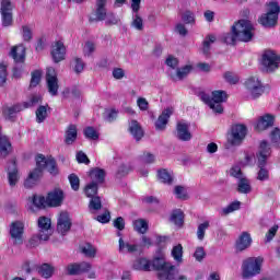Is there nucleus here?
Here are the masks:
<instances>
[{"instance_id": "f8f14e48", "label": "nucleus", "mask_w": 280, "mask_h": 280, "mask_svg": "<svg viewBox=\"0 0 280 280\" xmlns=\"http://www.w3.org/2000/svg\"><path fill=\"white\" fill-rule=\"evenodd\" d=\"M25 233V223L23 221H13L9 226V235L13 244H21Z\"/></svg>"}, {"instance_id": "393cba45", "label": "nucleus", "mask_w": 280, "mask_h": 280, "mask_svg": "<svg viewBox=\"0 0 280 280\" xmlns=\"http://www.w3.org/2000/svg\"><path fill=\"white\" fill-rule=\"evenodd\" d=\"M19 180H21V175L19 174V168H16V162H12L11 167L8 170V183L10 187H16Z\"/></svg>"}, {"instance_id": "ddd939ff", "label": "nucleus", "mask_w": 280, "mask_h": 280, "mask_svg": "<svg viewBox=\"0 0 280 280\" xmlns=\"http://www.w3.org/2000/svg\"><path fill=\"white\" fill-rule=\"evenodd\" d=\"M72 224L73 223L71 221V217L69 215V212L62 211L59 213L57 218V232L60 235H67V233L71 231Z\"/></svg>"}, {"instance_id": "2f4dec72", "label": "nucleus", "mask_w": 280, "mask_h": 280, "mask_svg": "<svg viewBox=\"0 0 280 280\" xmlns=\"http://www.w3.org/2000/svg\"><path fill=\"white\" fill-rule=\"evenodd\" d=\"M133 269L150 272L152 270L151 260L148 258H138L133 262Z\"/></svg>"}, {"instance_id": "a19ab883", "label": "nucleus", "mask_w": 280, "mask_h": 280, "mask_svg": "<svg viewBox=\"0 0 280 280\" xmlns=\"http://www.w3.org/2000/svg\"><path fill=\"white\" fill-rule=\"evenodd\" d=\"M185 220V214L180 210H174L171 214V222L175 224V226H183Z\"/></svg>"}, {"instance_id": "a18cd8bd", "label": "nucleus", "mask_w": 280, "mask_h": 280, "mask_svg": "<svg viewBox=\"0 0 280 280\" xmlns=\"http://www.w3.org/2000/svg\"><path fill=\"white\" fill-rule=\"evenodd\" d=\"M89 209L91 213H95L96 211H100V209H102V199H100L98 196L91 197Z\"/></svg>"}, {"instance_id": "b1692460", "label": "nucleus", "mask_w": 280, "mask_h": 280, "mask_svg": "<svg viewBox=\"0 0 280 280\" xmlns=\"http://www.w3.org/2000/svg\"><path fill=\"white\" fill-rule=\"evenodd\" d=\"M68 275H82L83 272H89L91 270V264L80 262V264H70L67 267Z\"/></svg>"}, {"instance_id": "1a4fd4ad", "label": "nucleus", "mask_w": 280, "mask_h": 280, "mask_svg": "<svg viewBox=\"0 0 280 280\" xmlns=\"http://www.w3.org/2000/svg\"><path fill=\"white\" fill-rule=\"evenodd\" d=\"M248 135V129L244 125H234L228 133V145H242Z\"/></svg>"}, {"instance_id": "f03ea898", "label": "nucleus", "mask_w": 280, "mask_h": 280, "mask_svg": "<svg viewBox=\"0 0 280 280\" xmlns=\"http://www.w3.org/2000/svg\"><path fill=\"white\" fill-rule=\"evenodd\" d=\"M270 154H272V149L270 148V143L266 140L259 142L258 151L256 153V161L258 171L256 173V180L260 183H266L270 180V171L266 168L268 163V159H270Z\"/></svg>"}, {"instance_id": "f257e3e1", "label": "nucleus", "mask_w": 280, "mask_h": 280, "mask_svg": "<svg viewBox=\"0 0 280 280\" xmlns=\"http://www.w3.org/2000/svg\"><path fill=\"white\" fill-rule=\"evenodd\" d=\"M36 167L30 171L27 177L24 180L25 189H34L43 178V171L47 170L49 174L56 176L58 174V166L56 160L51 156L45 158L43 154H38L35 159Z\"/></svg>"}, {"instance_id": "37998d69", "label": "nucleus", "mask_w": 280, "mask_h": 280, "mask_svg": "<svg viewBox=\"0 0 280 280\" xmlns=\"http://www.w3.org/2000/svg\"><path fill=\"white\" fill-rule=\"evenodd\" d=\"M40 80H43V70H34L31 73V89L38 86V84H40Z\"/></svg>"}, {"instance_id": "7ed1b4c3", "label": "nucleus", "mask_w": 280, "mask_h": 280, "mask_svg": "<svg viewBox=\"0 0 280 280\" xmlns=\"http://www.w3.org/2000/svg\"><path fill=\"white\" fill-rule=\"evenodd\" d=\"M151 270H158L159 280H172L176 272V266L165 261V254L161 252L151 260Z\"/></svg>"}, {"instance_id": "bf43d9fd", "label": "nucleus", "mask_w": 280, "mask_h": 280, "mask_svg": "<svg viewBox=\"0 0 280 280\" xmlns=\"http://www.w3.org/2000/svg\"><path fill=\"white\" fill-rule=\"evenodd\" d=\"M182 19L187 25H194V23H196V15L191 11L184 12Z\"/></svg>"}, {"instance_id": "c03bdc74", "label": "nucleus", "mask_w": 280, "mask_h": 280, "mask_svg": "<svg viewBox=\"0 0 280 280\" xmlns=\"http://www.w3.org/2000/svg\"><path fill=\"white\" fill-rule=\"evenodd\" d=\"M215 40V35H208L202 44L201 51L205 56H209V51H211V45H213V42Z\"/></svg>"}, {"instance_id": "bb28decb", "label": "nucleus", "mask_w": 280, "mask_h": 280, "mask_svg": "<svg viewBox=\"0 0 280 280\" xmlns=\"http://www.w3.org/2000/svg\"><path fill=\"white\" fill-rule=\"evenodd\" d=\"M10 56L13 58L14 62H25V46L23 44L13 46Z\"/></svg>"}, {"instance_id": "4468645a", "label": "nucleus", "mask_w": 280, "mask_h": 280, "mask_svg": "<svg viewBox=\"0 0 280 280\" xmlns=\"http://www.w3.org/2000/svg\"><path fill=\"white\" fill-rule=\"evenodd\" d=\"M38 233L42 236V240H49L51 237V219L47 217H39L37 220Z\"/></svg>"}, {"instance_id": "774afa93", "label": "nucleus", "mask_w": 280, "mask_h": 280, "mask_svg": "<svg viewBox=\"0 0 280 280\" xmlns=\"http://www.w3.org/2000/svg\"><path fill=\"white\" fill-rule=\"evenodd\" d=\"M95 51V44L93 42H86L83 47L84 56H91Z\"/></svg>"}, {"instance_id": "8fccbe9b", "label": "nucleus", "mask_w": 280, "mask_h": 280, "mask_svg": "<svg viewBox=\"0 0 280 280\" xmlns=\"http://www.w3.org/2000/svg\"><path fill=\"white\" fill-rule=\"evenodd\" d=\"M84 194L88 198H94L97 196V184L93 182L88 184L84 188Z\"/></svg>"}, {"instance_id": "69168bd1", "label": "nucleus", "mask_w": 280, "mask_h": 280, "mask_svg": "<svg viewBox=\"0 0 280 280\" xmlns=\"http://www.w3.org/2000/svg\"><path fill=\"white\" fill-rule=\"evenodd\" d=\"M223 40L226 43V45H235V42L240 39L237 38V35L232 31L231 33L223 35Z\"/></svg>"}, {"instance_id": "f704fd0d", "label": "nucleus", "mask_w": 280, "mask_h": 280, "mask_svg": "<svg viewBox=\"0 0 280 280\" xmlns=\"http://www.w3.org/2000/svg\"><path fill=\"white\" fill-rule=\"evenodd\" d=\"M119 244V253H122L124 255H126V253H137L139 246H137L136 244H130L128 242L124 241V237H120L118 241Z\"/></svg>"}, {"instance_id": "c85d7f7f", "label": "nucleus", "mask_w": 280, "mask_h": 280, "mask_svg": "<svg viewBox=\"0 0 280 280\" xmlns=\"http://www.w3.org/2000/svg\"><path fill=\"white\" fill-rule=\"evenodd\" d=\"M192 69L194 67L191 65H186L179 69L176 68L174 72H170V77L176 82L187 78L188 73H191Z\"/></svg>"}, {"instance_id": "0eeeda50", "label": "nucleus", "mask_w": 280, "mask_h": 280, "mask_svg": "<svg viewBox=\"0 0 280 280\" xmlns=\"http://www.w3.org/2000/svg\"><path fill=\"white\" fill-rule=\"evenodd\" d=\"M279 3L276 1L269 2L267 5V12L259 18L258 23H260L262 27H275L279 20Z\"/></svg>"}, {"instance_id": "6e6552de", "label": "nucleus", "mask_w": 280, "mask_h": 280, "mask_svg": "<svg viewBox=\"0 0 280 280\" xmlns=\"http://www.w3.org/2000/svg\"><path fill=\"white\" fill-rule=\"evenodd\" d=\"M39 102H43V96L35 94L31 96V100L28 103H24L23 105H11L5 106L3 108V115L7 117V119H12L16 113H21V110H24V108H31V106H36V104H39Z\"/></svg>"}, {"instance_id": "338daca9", "label": "nucleus", "mask_w": 280, "mask_h": 280, "mask_svg": "<svg viewBox=\"0 0 280 280\" xmlns=\"http://www.w3.org/2000/svg\"><path fill=\"white\" fill-rule=\"evenodd\" d=\"M112 75L114 80H124L126 78V70L121 68H114Z\"/></svg>"}, {"instance_id": "09e8293b", "label": "nucleus", "mask_w": 280, "mask_h": 280, "mask_svg": "<svg viewBox=\"0 0 280 280\" xmlns=\"http://www.w3.org/2000/svg\"><path fill=\"white\" fill-rule=\"evenodd\" d=\"M210 223L209 221H205L203 223H200L197 228V238L199 242H202L205 240V235L207 233V229H209Z\"/></svg>"}, {"instance_id": "a878e982", "label": "nucleus", "mask_w": 280, "mask_h": 280, "mask_svg": "<svg viewBox=\"0 0 280 280\" xmlns=\"http://www.w3.org/2000/svg\"><path fill=\"white\" fill-rule=\"evenodd\" d=\"M12 152V143L8 136L3 135V131L0 127V155L8 156Z\"/></svg>"}, {"instance_id": "6e6d98bb", "label": "nucleus", "mask_w": 280, "mask_h": 280, "mask_svg": "<svg viewBox=\"0 0 280 280\" xmlns=\"http://www.w3.org/2000/svg\"><path fill=\"white\" fill-rule=\"evenodd\" d=\"M174 195L179 200H187V197H188L187 188H185L184 186H175Z\"/></svg>"}, {"instance_id": "423d86ee", "label": "nucleus", "mask_w": 280, "mask_h": 280, "mask_svg": "<svg viewBox=\"0 0 280 280\" xmlns=\"http://www.w3.org/2000/svg\"><path fill=\"white\" fill-rule=\"evenodd\" d=\"M226 92L222 90L213 91L211 95L207 93L201 94V101L213 110V113L222 114L224 113V107H222L223 102H226Z\"/></svg>"}, {"instance_id": "5fc2aeb1", "label": "nucleus", "mask_w": 280, "mask_h": 280, "mask_svg": "<svg viewBox=\"0 0 280 280\" xmlns=\"http://www.w3.org/2000/svg\"><path fill=\"white\" fill-rule=\"evenodd\" d=\"M83 255H85V257H90L93 258L95 257V255H97V248H95V246L91 245V244H86L81 248Z\"/></svg>"}, {"instance_id": "49530a36", "label": "nucleus", "mask_w": 280, "mask_h": 280, "mask_svg": "<svg viewBox=\"0 0 280 280\" xmlns=\"http://www.w3.org/2000/svg\"><path fill=\"white\" fill-rule=\"evenodd\" d=\"M240 207H242V202L234 201L230 203L228 207L223 208L220 212L221 215H229V213H233V211H240Z\"/></svg>"}, {"instance_id": "c9c22d12", "label": "nucleus", "mask_w": 280, "mask_h": 280, "mask_svg": "<svg viewBox=\"0 0 280 280\" xmlns=\"http://www.w3.org/2000/svg\"><path fill=\"white\" fill-rule=\"evenodd\" d=\"M78 139V126L69 125L66 130V143L71 145Z\"/></svg>"}, {"instance_id": "20e7f679", "label": "nucleus", "mask_w": 280, "mask_h": 280, "mask_svg": "<svg viewBox=\"0 0 280 280\" xmlns=\"http://www.w3.org/2000/svg\"><path fill=\"white\" fill-rule=\"evenodd\" d=\"M232 32L242 43H250L255 36V26L250 20L241 19L232 25Z\"/></svg>"}, {"instance_id": "f3484780", "label": "nucleus", "mask_w": 280, "mask_h": 280, "mask_svg": "<svg viewBox=\"0 0 280 280\" xmlns=\"http://www.w3.org/2000/svg\"><path fill=\"white\" fill-rule=\"evenodd\" d=\"M54 62H62L67 58V47L61 40H57L51 45L50 50Z\"/></svg>"}, {"instance_id": "72a5a7b5", "label": "nucleus", "mask_w": 280, "mask_h": 280, "mask_svg": "<svg viewBox=\"0 0 280 280\" xmlns=\"http://www.w3.org/2000/svg\"><path fill=\"white\" fill-rule=\"evenodd\" d=\"M237 191L240 194H250V191H253L250 179L246 178L244 175L243 177H240L237 183Z\"/></svg>"}, {"instance_id": "79ce46f5", "label": "nucleus", "mask_w": 280, "mask_h": 280, "mask_svg": "<svg viewBox=\"0 0 280 280\" xmlns=\"http://www.w3.org/2000/svg\"><path fill=\"white\" fill-rule=\"evenodd\" d=\"M133 229L137 233H141L143 235L148 232V221L144 219H137L133 221Z\"/></svg>"}, {"instance_id": "603ef678", "label": "nucleus", "mask_w": 280, "mask_h": 280, "mask_svg": "<svg viewBox=\"0 0 280 280\" xmlns=\"http://www.w3.org/2000/svg\"><path fill=\"white\" fill-rule=\"evenodd\" d=\"M278 231H279L278 224H275L273 226H271L265 235V244H270V242L275 240V235H277Z\"/></svg>"}, {"instance_id": "dca6fc26", "label": "nucleus", "mask_w": 280, "mask_h": 280, "mask_svg": "<svg viewBox=\"0 0 280 280\" xmlns=\"http://www.w3.org/2000/svg\"><path fill=\"white\" fill-rule=\"evenodd\" d=\"M47 89L50 95H58V75L56 74V69L47 68L46 72Z\"/></svg>"}, {"instance_id": "4be33fe9", "label": "nucleus", "mask_w": 280, "mask_h": 280, "mask_svg": "<svg viewBox=\"0 0 280 280\" xmlns=\"http://www.w3.org/2000/svg\"><path fill=\"white\" fill-rule=\"evenodd\" d=\"M108 13L106 12V0L96 1V10L91 15V21H105Z\"/></svg>"}, {"instance_id": "052dcab7", "label": "nucleus", "mask_w": 280, "mask_h": 280, "mask_svg": "<svg viewBox=\"0 0 280 280\" xmlns=\"http://www.w3.org/2000/svg\"><path fill=\"white\" fill-rule=\"evenodd\" d=\"M68 179L71 185V189H73V191H78V189H80V177L75 174H70Z\"/></svg>"}, {"instance_id": "58836bf2", "label": "nucleus", "mask_w": 280, "mask_h": 280, "mask_svg": "<svg viewBox=\"0 0 280 280\" xmlns=\"http://www.w3.org/2000/svg\"><path fill=\"white\" fill-rule=\"evenodd\" d=\"M83 135L85 139H89V141H97V139H100V131L95 129V127H85Z\"/></svg>"}, {"instance_id": "c756f323", "label": "nucleus", "mask_w": 280, "mask_h": 280, "mask_svg": "<svg viewBox=\"0 0 280 280\" xmlns=\"http://www.w3.org/2000/svg\"><path fill=\"white\" fill-rule=\"evenodd\" d=\"M250 244H253V238L247 232H243L236 241V249L246 250V248H250Z\"/></svg>"}, {"instance_id": "9d476101", "label": "nucleus", "mask_w": 280, "mask_h": 280, "mask_svg": "<svg viewBox=\"0 0 280 280\" xmlns=\"http://www.w3.org/2000/svg\"><path fill=\"white\" fill-rule=\"evenodd\" d=\"M245 89L250 100H257L264 95V85L257 77L248 78L245 81Z\"/></svg>"}, {"instance_id": "3c124183", "label": "nucleus", "mask_w": 280, "mask_h": 280, "mask_svg": "<svg viewBox=\"0 0 280 280\" xmlns=\"http://www.w3.org/2000/svg\"><path fill=\"white\" fill-rule=\"evenodd\" d=\"M139 159L142 163H145L147 165H152V163L156 161V155L145 151L139 156Z\"/></svg>"}, {"instance_id": "e433bc0d", "label": "nucleus", "mask_w": 280, "mask_h": 280, "mask_svg": "<svg viewBox=\"0 0 280 280\" xmlns=\"http://www.w3.org/2000/svg\"><path fill=\"white\" fill-rule=\"evenodd\" d=\"M158 178L161 180V183H164V185H172V182L174 180V173H172V171L162 168L158 171Z\"/></svg>"}, {"instance_id": "e2e57ef3", "label": "nucleus", "mask_w": 280, "mask_h": 280, "mask_svg": "<svg viewBox=\"0 0 280 280\" xmlns=\"http://www.w3.org/2000/svg\"><path fill=\"white\" fill-rule=\"evenodd\" d=\"M118 112L115 108L105 109L104 119L106 121H115L117 119Z\"/></svg>"}, {"instance_id": "13d9d810", "label": "nucleus", "mask_w": 280, "mask_h": 280, "mask_svg": "<svg viewBox=\"0 0 280 280\" xmlns=\"http://www.w3.org/2000/svg\"><path fill=\"white\" fill-rule=\"evenodd\" d=\"M33 27L31 25H24L22 26V38L25 40V43H30L32 40V32Z\"/></svg>"}, {"instance_id": "7c9ffc66", "label": "nucleus", "mask_w": 280, "mask_h": 280, "mask_svg": "<svg viewBox=\"0 0 280 280\" xmlns=\"http://www.w3.org/2000/svg\"><path fill=\"white\" fill-rule=\"evenodd\" d=\"M90 178L92 183H94L95 185H100L104 183V178H106V172L102 168H93L92 171H90Z\"/></svg>"}, {"instance_id": "2eb2a0df", "label": "nucleus", "mask_w": 280, "mask_h": 280, "mask_svg": "<svg viewBox=\"0 0 280 280\" xmlns=\"http://www.w3.org/2000/svg\"><path fill=\"white\" fill-rule=\"evenodd\" d=\"M0 5L2 25L3 27H10L12 25V2L10 0H1Z\"/></svg>"}, {"instance_id": "4c0bfd02", "label": "nucleus", "mask_w": 280, "mask_h": 280, "mask_svg": "<svg viewBox=\"0 0 280 280\" xmlns=\"http://www.w3.org/2000/svg\"><path fill=\"white\" fill-rule=\"evenodd\" d=\"M54 266L49 265V264H44L40 265L37 268V272L38 275H40V277H44V279H50V277L54 276Z\"/></svg>"}, {"instance_id": "aec40b11", "label": "nucleus", "mask_w": 280, "mask_h": 280, "mask_svg": "<svg viewBox=\"0 0 280 280\" xmlns=\"http://www.w3.org/2000/svg\"><path fill=\"white\" fill-rule=\"evenodd\" d=\"M65 200V192L61 189H55L48 192L46 203L48 207H60Z\"/></svg>"}, {"instance_id": "cd10ccee", "label": "nucleus", "mask_w": 280, "mask_h": 280, "mask_svg": "<svg viewBox=\"0 0 280 280\" xmlns=\"http://www.w3.org/2000/svg\"><path fill=\"white\" fill-rule=\"evenodd\" d=\"M27 207H28V209H31V211H34V207H35V209H43L44 207H48L47 198H45L44 196L35 195V196L28 198Z\"/></svg>"}, {"instance_id": "39448f33", "label": "nucleus", "mask_w": 280, "mask_h": 280, "mask_svg": "<svg viewBox=\"0 0 280 280\" xmlns=\"http://www.w3.org/2000/svg\"><path fill=\"white\" fill-rule=\"evenodd\" d=\"M264 266V257H249L243 260L241 270L243 279H253L257 275H261V268Z\"/></svg>"}, {"instance_id": "473e14b6", "label": "nucleus", "mask_w": 280, "mask_h": 280, "mask_svg": "<svg viewBox=\"0 0 280 280\" xmlns=\"http://www.w3.org/2000/svg\"><path fill=\"white\" fill-rule=\"evenodd\" d=\"M129 130L136 141H141V138L143 137V129L141 128V125H139V121L131 120L129 122Z\"/></svg>"}, {"instance_id": "de8ad7c7", "label": "nucleus", "mask_w": 280, "mask_h": 280, "mask_svg": "<svg viewBox=\"0 0 280 280\" xmlns=\"http://www.w3.org/2000/svg\"><path fill=\"white\" fill-rule=\"evenodd\" d=\"M47 105H42L36 110V121L37 124H43L47 119Z\"/></svg>"}, {"instance_id": "0e129e2a", "label": "nucleus", "mask_w": 280, "mask_h": 280, "mask_svg": "<svg viewBox=\"0 0 280 280\" xmlns=\"http://www.w3.org/2000/svg\"><path fill=\"white\" fill-rule=\"evenodd\" d=\"M223 78L229 84H237L240 82V77L233 72H225Z\"/></svg>"}, {"instance_id": "4d7b16f0", "label": "nucleus", "mask_w": 280, "mask_h": 280, "mask_svg": "<svg viewBox=\"0 0 280 280\" xmlns=\"http://www.w3.org/2000/svg\"><path fill=\"white\" fill-rule=\"evenodd\" d=\"M42 242H47V240L43 238L40 236V232H38V234L33 235L30 240H28V246L31 248H36V246H39V244Z\"/></svg>"}, {"instance_id": "680f3d73", "label": "nucleus", "mask_w": 280, "mask_h": 280, "mask_svg": "<svg viewBox=\"0 0 280 280\" xmlns=\"http://www.w3.org/2000/svg\"><path fill=\"white\" fill-rule=\"evenodd\" d=\"M72 67L75 73H82V71H84V61H82L81 58L75 57L72 61Z\"/></svg>"}, {"instance_id": "412c9836", "label": "nucleus", "mask_w": 280, "mask_h": 280, "mask_svg": "<svg viewBox=\"0 0 280 280\" xmlns=\"http://www.w3.org/2000/svg\"><path fill=\"white\" fill-rule=\"evenodd\" d=\"M141 8V0H131V10L133 12H136V14L133 15V20L131 22V26L135 30H138L139 32H141V30H143V19H141V16H139V14H137V12H139Z\"/></svg>"}, {"instance_id": "6ab92c4d", "label": "nucleus", "mask_w": 280, "mask_h": 280, "mask_svg": "<svg viewBox=\"0 0 280 280\" xmlns=\"http://www.w3.org/2000/svg\"><path fill=\"white\" fill-rule=\"evenodd\" d=\"M172 115H174V107L164 108L162 114L158 117V120L155 121V130H165Z\"/></svg>"}, {"instance_id": "a211bd4d", "label": "nucleus", "mask_w": 280, "mask_h": 280, "mask_svg": "<svg viewBox=\"0 0 280 280\" xmlns=\"http://www.w3.org/2000/svg\"><path fill=\"white\" fill-rule=\"evenodd\" d=\"M273 125L275 117L270 114H266L257 118L256 122L254 124V128L258 132H264V130H268V128H271Z\"/></svg>"}, {"instance_id": "ea45409f", "label": "nucleus", "mask_w": 280, "mask_h": 280, "mask_svg": "<svg viewBox=\"0 0 280 280\" xmlns=\"http://www.w3.org/2000/svg\"><path fill=\"white\" fill-rule=\"evenodd\" d=\"M171 255L175 264H183V245H175L171 252Z\"/></svg>"}, {"instance_id": "9b49d317", "label": "nucleus", "mask_w": 280, "mask_h": 280, "mask_svg": "<svg viewBox=\"0 0 280 280\" xmlns=\"http://www.w3.org/2000/svg\"><path fill=\"white\" fill-rule=\"evenodd\" d=\"M280 57L272 50H267L262 55L261 65L268 72L279 69Z\"/></svg>"}, {"instance_id": "864d4df0", "label": "nucleus", "mask_w": 280, "mask_h": 280, "mask_svg": "<svg viewBox=\"0 0 280 280\" xmlns=\"http://www.w3.org/2000/svg\"><path fill=\"white\" fill-rule=\"evenodd\" d=\"M165 65L171 68L168 74L174 73V71L178 68V58L170 55L165 60Z\"/></svg>"}, {"instance_id": "5701e85b", "label": "nucleus", "mask_w": 280, "mask_h": 280, "mask_svg": "<svg viewBox=\"0 0 280 280\" xmlns=\"http://www.w3.org/2000/svg\"><path fill=\"white\" fill-rule=\"evenodd\" d=\"M177 139H179V141H191L189 122L182 120L177 124Z\"/></svg>"}]
</instances>
